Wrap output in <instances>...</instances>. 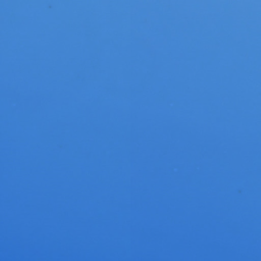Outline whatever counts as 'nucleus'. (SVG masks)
<instances>
[{"label": "nucleus", "instance_id": "1", "mask_svg": "<svg viewBox=\"0 0 261 261\" xmlns=\"http://www.w3.org/2000/svg\"><path fill=\"white\" fill-rule=\"evenodd\" d=\"M213 133H214V128H213Z\"/></svg>", "mask_w": 261, "mask_h": 261}, {"label": "nucleus", "instance_id": "2", "mask_svg": "<svg viewBox=\"0 0 261 261\" xmlns=\"http://www.w3.org/2000/svg\"><path fill=\"white\" fill-rule=\"evenodd\" d=\"M213 133H214V128H213Z\"/></svg>", "mask_w": 261, "mask_h": 261}, {"label": "nucleus", "instance_id": "3", "mask_svg": "<svg viewBox=\"0 0 261 261\" xmlns=\"http://www.w3.org/2000/svg\"><path fill=\"white\" fill-rule=\"evenodd\" d=\"M213 133H214V128H213Z\"/></svg>", "mask_w": 261, "mask_h": 261}, {"label": "nucleus", "instance_id": "4", "mask_svg": "<svg viewBox=\"0 0 261 261\" xmlns=\"http://www.w3.org/2000/svg\"><path fill=\"white\" fill-rule=\"evenodd\" d=\"M213 133H214V128H213Z\"/></svg>", "mask_w": 261, "mask_h": 261}, {"label": "nucleus", "instance_id": "5", "mask_svg": "<svg viewBox=\"0 0 261 261\" xmlns=\"http://www.w3.org/2000/svg\"><path fill=\"white\" fill-rule=\"evenodd\" d=\"M213 124H214V120H213Z\"/></svg>", "mask_w": 261, "mask_h": 261}, {"label": "nucleus", "instance_id": "6", "mask_svg": "<svg viewBox=\"0 0 261 261\" xmlns=\"http://www.w3.org/2000/svg\"><path fill=\"white\" fill-rule=\"evenodd\" d=\"M213 124H214V120H213Z\"/></svg>", "mask_w": 261, "mask_h": 261}, {"label": "nucleus", "instance_id": "7", "mask_svg": "<svg viewBox=\"0 0 261 261\" xmlns=\"http://www.w3.org/2000/svg\"><path fill=\"white\" fill-rule=\"evenodd\" d=\"M213 124H214V120H213Z\"/></svg>", "mask_w": 261, "mask_h": 261}, {"label": "nucleus", "instance_id": "8", "mask_svg": "<svg viewBox=\"0 0 261 261\" xmlns=\"http://www.w3.org/2000/svg\"><path fill=\"white\" fill-rule=\"evenodd\" d=\"M213 128H214V124H213Z\"/></svg>", "mask_w": 261, "mask_h": 261}, {"label": "nucleus", "instance_id": "9", "mask_svg": "<svg viewBox=\"0 0 261 261\" xmlns=\"http://www.w3.org/2000/svg\"><path fill=\"white\" fill-rule=\"evenodd\" d=\"M213 128H214V124H213Z\"/></svg>", "mask_w": 261, "mask_h": 261}, {"label": "nucleus", "instance_id": "10", "mask_svg": "<svg viewBox=\"0 0 261 261\" xmlns=\"http://www.w3.org/2000/svg\"><path fill=\"white\" fill-rule=\"evenodd\" d=\"M213 128H214V124H213Z\"/></svg>", "mask_w": 261, "mask_h": 261}, {"label": "nucleus", "instance_id": "11", "mask_svg": "<svg viewBox=\"0 0 261 261\" xmlns=\"http://www.w3.org/2000/svg\"><path fill=\"white\" fill-rule=\"evenodd\" d=\"M213 55H214V51H213Z\"/></svg>", "mask_w": 261, "mask_h": 261}, {"label": "nucleus", "instance_id": "12", "mask_svg": "<svg viewBox=\"0 0 261 261\" xmlns=\"http://www.w3.org/2000/svg\"><path fill=\"white\" fill-rule=\"evenodd\" d=\"M213 55H214V51H213Z\"/></svg>", "mask_w": 261, "mask_h": 261}, {"label": "nucleus", "instance_id": "13", "mask_svg": "<svg viewBox=\"0 0 261 261\" xmlns=\"http://www.w3.org/2000/svg\"><path fill=\"white\" fill-rule=\"evenodd\" d=\"M213 55H214V51H213Z\"/></svg>", "mask_w": 261, "mask_h": 261}, {"label": "nucleus", "instance_id": "14", "mask_svg": "<svg viewBox=\"0 0 261 261\" xmlns=\"http://www.w3.org/2000/svg\"><path fill=\"white\" fill-rule=\"evenodd\" d=\"M213 97H214V94H213Z\"/></svg>", "mask_w": 261, "mask_h": 261}, {"label": "nucleus", "instance_id": "15", "mask_svg": "<svg viewBox=\"0 0 261 261\" xmlns=\"http://www.w3.org/2000/svg\"><path fill=\"white\" fill-rule=\"evenodd\" d=\"M213 97H214V94H213Z\"/></svg>", "mask_w": 261, "mask_h": 261}, {"label": "nucleus", "instance_id": "16", "mask_svg": "<svg viewBox=\"0 0 261 261\" xmlns=\"http://www.w3.org/2000/svg\"><path fill=\"white\" fill-rule=\"evenodd\" d=\"M213 97H214V94H213Z\"/></svg>", "mask_w": 261, "mask_h": 261}, {"label": "nucleus", "instance_id": "17", "mask_svg": "<svg viewBox=\"0 0 261 261\" xmlns=\"http://www.w3.org/2000/svg\"><path fill=\"white\" fill-rule=\"evenodd\" d=\"M213 114H214V110H213Z\"/></svg>", "mask_w": 261, "mask_h": 261}, {"label": "nucleus", "instance_id": "18", "mask_svg": "<svg viewBox=\"0 0 261 261\" xmlns=\"http://www.w3.org/2000/svg\"><path fill=\"white\" fill-rule=\"evenodd\" d=\"M213 114H214V110H213Z\"/></svg>", "mask_w": 261, "mask_h": 261}, {"label": "nucleus", "instance_id": "19", "mask_svg": "<svg viewBox=\"0 0 261 261\" xmlns=\"http://www.w3.org/2000/svg\"><path fill=\"white\" fill-rule=\"evenodd\" d=\"M213 114H214V110H213Z\"/></svg>", "mask_w": 261, "mask_h": 261}, {"label": "nucleus", "instance_id": "20", "mask_svg": "<svg viewBox=\"0 0 261 261\" xmlns=\"http://www.w3.org/2000/svg\"><path fill=\"white\" fill-rule=\"evenodd\" d=\"M213 146L214 145V142L213 143Z\"/></svg>", "mask_w": 261, "mask_h": 261}, {"label": "nucleus", "instance_id": "21", "mask_svg": "<svg viewBox=\"0 0 261 261\" xmlns=\"http://www.w3.org/2000/svg\"><path fill=\"white\" fill-rule=\"evenodd\" d=\"M213 146L214 145V142L213 143Z\"/></svg>", "mask_w": 261, "mask_h": 261}]
</instances>
